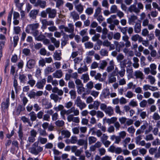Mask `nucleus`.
I'll list each match as a JSON object with an SVG mask.
<instances>
[{
    "label": "nucleus",
    "mask_w": 160,
    "mask_h": 160,
    "mask_svg": "<svg viewBox=\"0 0 160 160\" xmlns=\"http://www.w3.org/2000/svg\"><path fill=\"white\" fill-rule=\"evenodd\" d=\"M61 134L62 135H64L65 137L69 138L70 135V132L67 130H64L61 131Z\"/></svg>",
    "instance_id": "nucleus-45"
},
{
    "label": "nucleus",
    "mask_w": 160,
    "mask_h": 160,
    "mask_svg": "<svg viewBox=\"0 0 160 160\" xmlns=\"http://www.w3.org/2000/svg\"><path fill=\"white\" fill-rule=\"evenodd\" d=\"M64 124V122L62 120H58L56 122L55 124L58 127H62Z\"/></svg>",
    "instance_id": "nucleus-58"
},
{
    "label": "nucleus",
    "mask_w": 160,
    "mask_h": 160,
    "mask_svg": "<svg viewBox=\"0 0 160 160\" xmlns=\"http://www.w3.org/2000/svg\"><path fill=\"white\" fill-rule=\"evenodd\" d=\"M29 115L30 117V119L32 121H34L36 120L37 118L36 114L34 112H31Z\"/></svg>",
    "instance_id": "nucleus-51"
},
{
    "label": "nucleus",
    "mask_w": 160,
    "mask_h": 160,
    "mask_svg": "<svg viewBox=\"0 0 160 160\" xmlns=\"http://www.w3.org/2000/svg\"><path fill=\"white\" fill-rule=\"evenodd\" d=\"M147 78L149 82L152 85L154 84L155 82L156 79L155 77L151 75H148Z\"/></svg>",
    "instance_id": "nucleus-33"
},
{
    "label": "nucleus",
    "mask_w": 160,
    "mask_h": 160,
    "mask_svg": "<svg viewBox=\"0 0 160 160\" xmlns=\"http://www.w3.org/2000/svg\"><path fill=\"white\" fill-rule=\"evenodd\" d=\"M131 139L129 137H127L122 141V143L124 148H126L127 145L130 142Z\"/></svg>",
    "instance_id": "nucleus-34"
},
{
    "label": "nucleus",
    "mask_w": 160,
    "mask_h": 160,
    "mask_svg": "<svg viewBox=\"0 0 160 160\" xmlns=\"http://www.w3.org/2000/svg\"><path fill=\"white\" fill-rule=\"evenodd\" d=\"M67 119L69 122H72L76 123H78L80 122V119L78 117H74L73 115L71 114L68 116Z\"/></svg>",
    "instance_id": "nucleus-3"
},
{
    "label": "nucleus",
    "mask_w": 160,
    "mask_h": 160,
    "mask_svg": "<svg viewBox=\"0 0 160 160\" xmlns=\"http://www.w3.org/2000/svg\"><path fill=\"white\" fill-rule=\"evenodd\" d=\"M77 144L79 146H84V148L85 150L87 148L88 142L87 140L80 139L78 141Z\"/></svg>",
    "instance_id": "nucleus-9"
},
{
    "label": "nucleus",
    "mask_w": 160,
    "mask_h": 160,
    "mask_svg": "<svg viewBox=\"0 0 160 160\" xmlns=\"http://www.w3.org/2000/svg\"><path fill=\"white\" fill-rule=\"evenodd\" d=\"M97 139L96 137L94 136H90L88 138L89 144L90 145L95 143Z\"/></svg>",
    "instance_id": "nucleus-24"
},
{
    "label": "nucleus",
    "mask_w": 160,
    "mask_h": 160,
    "mask_svg": "<svg viewBox=\"0 0 160 160\" xmlns=\"http://www.w3.org/2000/svg\"><path fill=\"white\" fill-rule=\"evenodd\" d=\"M35 63L36 62L34 60L30 59L27 62V65L29 68L31 69L34 67Z\"/></svg>",
    "instance_id": "nucleus-19"
},
{
    "label": "nucleus",
    "mask_w": 160,
    "mask_h": 160,
    "mask_svg": "<svg viewBox=\"0 0 160 160\" xmlns=\"http://www.w3.org/2000/svg\"><path fill=\"white\" fill-rule=\"evenodd\" d=\"M70 15L74 20H77L79 18L78 14L75 11L71 12Z\"/></svg>",
    "instance_id": "nucleus-26"
},
{
    "label": "nucleus",
    "mask_w": 160,
    "mask_h": 160,
    "mask_svg": "<svg viewBox=\"0 0 160 160\" xmlns=\"http://www.w3.org/2000/svg\"><path fill=\"white\" fill-rule=\"evenodd\" d=\"M86 87L87 89L91 90L94 87L93 82L92 81L89 82L87 83Z\"/></svg>",
    "instance_id": "nucleus-47"
},
{
    "label": "nucleus",
    "mask_w": 160,
    "mask_h": 160,
    "mask_svg": "<svg viewBox=\"0 0 160 160\" xmlns=\"http://www.w3.org/2000/svg\"><path fill=\"white\" fill-rule=\"evenodd\" d=\"M39 10H33L31 11L29 14L30 16L33 18H35Z\"/></svg>",
    "instance_id": "nucleus-37"
},
{
    "label": "nucleus",
    "mask_w": 160,
    "mask_h": 160,
    "mask_svg": "<svg viewBox=\"0 0 160 160\" xmlns=\"http://www.w3.org/2000/svg\"><path fill=\"white\" fill-rule=\"evenodd\" d=\"M117 120V118L116 117H113L110 118H108L107 119L106 118H104L103 121V122L104 121H106V122L108 124H110L112 123H113L116 121Z\"/></svg>",
    "instance_id": "nucleus-14"
},
{
    "label": "nucleus",
    "mask_w": 160,
    "mask_h": 160,
    "mask_svg": "<svg viewBox=\"0 0 160 160\" xmlns=\"http://www.w3.org/2000/svg\"><path fill=\"white\" fill-rule=\"evenodd\" d=\"M46 1L42 0H37L34 6L37 7L39 6L42 8H43L46 6Z\"/></svg>",
    "instance_id": "nucleus-10"
},
{
    "label": "nucleus",
    "mask_w": 160,
    "mask_h": 160,
    "mask_svg": "<svg viewBox=\"0 0 160 160\" xmlns=\"http://www.w3.org/2000/svg\"><path fill=\"white\" fill-rule=\"evenodd\" d=\"M73 105V102L71 101H69L65 103V107L67 109H69L72 107Z\"/></svg>",
    "instance_id": "nucleus-56"
},
{
    "label": "nucleus",
    "mask_w": 160,
    "mask_h": 160,
    "mask_svg": "<svg viewBox=\"0 0 160 160\" xmlns=\"http://www.w3.org/2000/svg\"><path fill=\"white\" fill-rule=\"evenodd\" d=\"M138 17L135 15H132L130 16L128 19V22L130 23L135 22L137 20Z\"/></svg>",
    "instance_id": "nucleus-41"
},
{
    "label": "nucleus",
    "mask_w": 160,
    "mask_h": 160,
    "mask_svg": "<svg viewBox=\"0 0 160 160\" xmlns=\"http://www.w3.org/2000/svg\"><path fill=\"white\" fill-rule=\"evenodd\" d=\"M53 76L56 78H60L63 75L62 72L61 70H57L53 74Z\"/></svg>",
    "instance_id": "nucleus-18"
},
{
    "label": "nucleus",
    "mask_w": 160,
    "mask_h": 160,
    "mask_svg": "<svg viewBox=\"0 0 160 160\" xmlns=\"http://www.w3.org/2000/svg\"><path fill=\"white\" fill-rule=\"evenodd\" d=\"M115 110L116 113L119 115L122 114V111L120 110V107L118 105L116 106L115 107Z\"/></svg>",
    "instance_id": "nucleus-61"
},
{
    "label": "nucleus",
    "mask_w": 160,
    "mask_h": 160,
    "mask_svg": "<svg viewBox=\"0 0 160 160\" xmlns=\"http://www.w3.org/2000/svg\"><path fill=\"white\" fill-rule=\"evenodd\" d=\"M134 94L131 91H128L125 94L126 97L129 98H131L134 96Z\"/></svg>",
    "instance_id": "nucleus-55"
},
{
    "label": "nucleus",
    "mask_w": 160,
    "mask_h": 160,
    "mask_svg": "<svg viewBox=\"0 0 160 160\" xmlns=\"http://www.w3.org/2000/svg\"><path fill=\"white\" fill-rule=\"evenodd\" d=\"M99 93V92L93 90L90 92V94L94 98H96L98 97Z\"/></svg>",
    "instance_id": "nucleus-53"
},
{
    "label": "nucleus",
    "mask_w": 160,
    "mask_h": 160,
    "mask_svg": "<svg viewBox=\"0 0 160 160\" xmlns=\"http://www.w3.org/2000/svg\"><path fill=\"white\" fill-rule=\"evenodd\" d=\"M131 40L134 42L138 41L139 42H141L142 41V37L138 34H136L132 35L131 38Z\"/></svg>",
    "instance_id": "nucleus-12"
},
{
    "label": "nucleus",
    "mask_w": 160,
    "mask_h": 160,
    "mask_svg": "<svg viewBox=\"0 0 160 160\" xmlns=\"http://www.w3.org/2000/svg\"><path fill=\"white\" fill-rule=\"evenodd\" d=\"M68 27H67L66 32L69 33H73L74 31L73 25L72 23H69Z\"/></svg>",
    "instance_id": "nucleus-32"
},
{
    "label": "nucleus",
    "mask_w": 160,
    "mask_h": 160,
    "mask_svg": "<svg viewBox=\"0 0 160 160\" xmlns=\"http://www.w3.org/2000/svg\"><path fill=\"white\" fill-rule=\"evenodd\" d=\"M109 64L110 66L108 67L107 68V71L108 72H111L114 69V62L113 60L110 62Z\"/></svg>",
    "instance_id": "nucleus-29"
},
{
    "label": "nucleus",
    "mask_w": 160,
    "mask_h": 160,
    "mask_svg": "<svg viewBox=\"0 0 160 160\" xmlns=\"http://www.w3.org/2000/svg\"><path fill=\"white\" fill-rule=\"evenodd\" d=\"M125 73V70L124 68L121 67V70L117 71V75H118L121 78L124 76Z\"/></svg>",
    "instance_id": "nucleus-36"
},
{
    "label": "nucleus",
    "mask_w": 160,
    "mask_h": 160,
    "mask_svg": "<svg viewBox=\"0 0 160 160\" xmlns=\"http://www.w3.org/2000/svg\"><path fill=\"white\" fill-rule=\"evenodd\" d=\"M100 53L101 55L102 56H107L108 52L105 49H102L100 51Z\"/></svg>",
    "instance_id": "nucleus-54"
},
{
    "label": "nucleus",
    "mask_w": 160,
    "mask_h": 160,
    "mask_svg": "<svg viewBox=\"0 0 160 160\" xmlns=\"http://www.w3.org/2000/svg\"><path fill=\"white\" fill-rule=\"evenodd\" d=\"M129 105L132 107H136L138 106V103L137 102L132 99L130 101L129 103Z\"/></svg>",
    "instance_id": "nucleus-60"
},
{
    "label": "nucleus",
    "mask_w": 160,
    "mask_h": 160,
    "mask_svg": "<svg viewBox=\"0 0 160 160\" xmlns=\"http://www.w3.org/2000/svg\"><path fill=\"white\" fill-rule=\"evenodd\" d=\"M69 94L70 95L71 99H74L76 98V93L75 90H71L70 91Z\"/></svg>",
    "instance_id": "nucleus-49"
},
{
    "label": "nucleus",
    "mask_w": 160,
    "mask_h": 160,
    "mask_svg": "<svg viewBox=\"0 0 160 160\" xmlns=\"http://www.w3.org/2000/svg\"><path fill=\"white\" fill-rule=\"evenodd\" d=\"M75 8L77 11L80 13H82L83 10V6L79 4L75 6Z\"/></svg>",
    "instance_id": "nucleus-28"
},
{
    "label": "nucleus",
    "mask_w": 160,
    "mask_h": 160,
    "mask_svg": "<svg viewBox=\"0 0 160 160\" xmlns=\"http://www.w3.org/2000/svg\"><path fill=\"white\" fill-rule=\"evenodd\" d=\"M102 94L104 98H109L110 94L109 89L108 88L104 89L102 91Z\"/></svg>",
    "instance_id": "nucleus-22"
},
{
    "label": "nucleus",
    "mask_w": 160,
    "mask_h": 160,
    "mask_svg": "<svg viewBox=\"0 0 160 160\" xmlns=\"http://www.w3.org/2000/svg\"><path fill=\"white\" fill-rule=\"evenodd\" d=\"M141 111V110L138 109V112L140 114V116L141 118L142 119H144L146 118L147 116L146 112L144 111L141 112H140V111Z\"/></svg>",
    "instance_id": "nucleus-48"
},
{
    "label": "nucleus",
    "mask_w": 160,
    "mask_h": 160,
    "mask_svg": "<svg viewBox=\"0 0 160 160\" xmlns=\"http://www.w3.org/2000/svg\"><path fill=\"white\" fill-rule=\"evenodd\" d=\"M103 46L104 47H109L110 50H114L115 49L114 45L111 44V42L107 40H106L103 42Z\"/></svg>",
    "instance_id": "nucleus-6"
},
{
    "label": "nucleus",
    "mask_w": 160,
    "mask_h": 160,
    "mask_svg": "<svg viewBox=\"0 0 160 160\" xmlns=\"http://www.w3.org/2000/svg\"><path fill=\"white\" fill-rule=\"evenodd\" d=\"M61 52H58L57 51H56L54 53V59L57 60H60L61 59Z\"/></svg>",
    "instance_id": "nucleus-43"
},
{
    "label": "nucleus",
    "mask_w": 160,
    "mask_h": 160,
    "mask_svg": "<svg viewBox=\"0 0 160 160\" xmlns=\"http://www.w3.org/2000/svg\"><path fill=\"white\" fill-rule=\"evenodd\" d=\"M81 60L82 59L79 58H76L74 60V67L76 69H77V66H79V65H78V64H80L81 65Z\"/></svg>",
    "instance_id": "nucleus-35"
},
{
    "label": "nucleus",
    "mask_w": 160,
    "mask_h": 160,
    "mask_svg": "<svg viewBox=\"0 0 160 160\" xmlns=\"http://www.w3.org/2000/svg\"><path fill=\"white\" fill-rule=\"evenodd\" d=\"M141 31V25L139 23H137L134 27V31L136 33H138Z\"/></svg>",
    "instance_id": "nucleus-39"
},
{
    "label": "nucleus",
    "mask_w": 160,
    "mask_h": 160,
    "mask_svg": "<svg viewBox=\"0 0 160 160\" xmlns=\"http://www.w3.org/2000/svg\"><path fill=\"white\" fill-rule=\"evenodd\" d=\"M127 131L129 133L133 134L135 132V129L133 126H131L128 128Z\"/></svg>",
    "instance_id": "nucleus-64"
},
{
    "label": "nucleus",
    "mask_w": 160,
    "mask_h": 160,
    "mask_svg": "<svg viewBox=\"0 0 160 160\" xmlns=\"http://www.w3.org/2000/svg\"><path fill=\"white\" fill-rule=\"evenodd\" d=\"M118 11L117 7L115 5L111 6L110 8V11L112 13H116Z\"/></svg>",
    "instance_id": "nucleus-44"
},
{
    "label": "nucleus",
    "mask_w": 160,
    "mask_h": 160,
    "mask_svg": "<svg viewBox=\"0 0 160 160\" xmlns=\"http://www.w3.org/2000/svg\"><path fill=\"white\" fill-rule=\"evenodd\" d=\"M84 45L85 48H91L93 46V43L90 42L85 43Z\"/></svg>",
    "instance_id": "nucleus-57"
},
{
    "label": "nucleus",
    "mask_w": 160,
    "mask_h": 160,
    "mask_svg": "<svg viewBox=\"0 0 160 160\" xmlns=\"http://www.w3.org/2000/svg\"><path fill=\"white\" fill-rule=\"evenodd\" d=\"M152 118L155 120H158L160 119V116L157 112H155L152 116Z\"/></svg>",
    "instance_id": "nucleus-62"
},
{
    "label": "nucleus",
    "mask_w": 160,
    "mask_h": 160,
    "mask_svg": "<svg viewBox=\"0 0 160 160\" xmlns=\"http://www.w3.org/2000/svg\"><path fill=\"white\" fill-rule=\"evenodd\" d=\"M93 12V9L91 7L87 8L85 11V13L88 15L92 14Z\"/></svg>",
    "instance_id": "nucleus-52"
},
{
    "label": "nucleus",
    "mask_w": 160,
    "mask_h": 160,
    "mask_svg": "<svg viewBox=\"0 0 160 160\" xmlns=\"http://www.w3.org/2000/svg\"><path fill=\"white\" fill-rule=\"evenodd\" d=\"M104 112L109 116H111L114 114L113 109L111 106L108 107Z\"/></svg>",
    "instance_id": "nucleus-17"
},
{
    "label": "nucleus",
    "mask_w": 160,
    "mask_h": 160,
    "mask_svg": "<svg viewBox=\"0 0 160 160\" xmlns=\"http://www.w3.org/2000/svg\"><path fill=\"white\" fill-rule=\"evenodd\" d=\"M42 104L45 106L46 109H49L51 108L52 105L51 102H49L46 99H44L42 100Z\"/></svg>",
    "instance_id": "nucleus-20"
},
{
    "label": "nucleus",
    "mask_w": 160,
    "mask_h": 160,
    "mask_svg": "<svg viewBox=\"0 0 160 160\" xmlns=\"http://www.w3.org/2000/svg\"><path fill=\"white\" fill-rule=\"evenodd\" d=\"M134 75L136 79L139 78L142 80L144 78V75L143 73L139 70H137L134 72Z\"/></svg>",
    "instance_id": "nucleus-7"
},
{
    "label": "nucleus",
    "mask_w": 160,
    "mask_h": 160,
    "mask_svg": "<svg viewBox=\"0 0 160 160\" xmlns=\"http://www.w3.org/2000/svg\"><path fill=\"white\" fill-rule=\"evenodd\" d=\"M50 98L51 99L53 100L55 102H57L58 101L60 102L62 98H59L57 94L52 93L50 95Z\"/></svg>",
    "instance_id": "nucleus-16"
},
{
    "label": "nucleus",
    "mask_w": 160,
    "mask_h": 160,
    "mask_svg": "<svg viewBox=\"0 0 160 160\" xmlns=\"http://www.w3.org/2000/svg\"><path fill=\"white\" fill-rule=\"evenodd\" d=\"M69 115L72 113H73L74 116H78L79 115V112L77 108H76L74 107H72L70 109L68 110Z\"/></svg>",
    "instance_id": "nucleus-13"
},
{
    "label": "nucleus",
    "mask_w": 160,
    "mask_h": 160,
    "mask_svg": "<svg viewBox=\"0 0 160 160\" xmlns=\"http://www.w3.org/2000/svg\"><path fill=\"white\" fill-rule=\"evenodd\" d=\"M46 82V80L45 79H42L37 82L36 86L39 89H42L45 84Z\"/></svg>",
    "instance_id": "nucleus-15"
},
{
    "label": "nucleus",
    "mask_w": 160,
    "mask_h": 160,
    "mask_svg": "<svg viewBox=\"0 0 160 160\" xmlns=\"http://www.w3.org/2000/svg\"><path fill=\"white\" fill-rule=\"evenodd\" d=\"M9 99L8 98H7L6 101L3 102L2 104V108L5 109L8 108L9 103Z\"/></svg>",
    "instance_id": "nucleus-27"
},
{
    "label": "nucleus",
    "mask_w": 160,
    "mask_h": 160,
    "mask_svg": "<svg viewBox=\"0 0 160 160\" xmlns=\"http://www.w3.org/2000/svg\"><path fill=\"white\" fill-rule=\"evenodd\" d=\"M46 12L48 14V17L49 18H53L56 16V11L55 9H52L50 8H48L46 9Z\"/></svg>",
    "instance_id": "nucleus-5"
},
{
    "label": "nucleus",
    "mask_w": 160,
    "mask_h": 160,
    "mask_svg": "<svg viewBox=\"0 0 160 160\" xmlns=\"http://www.w3.org/2000/svg\"><path fill=\"white\" fill-rule=\"evenodd\" d=\"M38 145V142H34L32 145V147L29 149L30 152L35 155H38L43 150V148Z\"/></svg>",
    "instance_id": "nucleus-1"
},
{
    "label": "nucleus",
    "mask_w": 160,
    "mask_h": 160,
    "mask_svg": "<svg viewBox=\"0 0 160 160\" xmlns=\"http://www.w3.org/2000/svg\"><path fill=\"white\" fill-rule=\"evenodd\" d=\"M128 11L130 12H134L138 13L140 12V11L139 10V9H138L135 4H132L128 8Z\"/></svg>",
    "instance_id": "nucleus-8"
},
{
    "label": "nucleus",
    "mask_w": 160,
    "mask_h": 160,
    "mask_svg": "<svg viewBox=\"0 0 160 160\" xmlns=\"http://www.w3.org/2000/svg\"><path fill=\"white\" fill-rule=\"evenodd\" d=\"M88 70V68L86 65L84 64L83 67L80 68L78 69V72L79 73L81 74L83 72L87 71Z\"/></svg>",
    "instance_id": "nucleus-31"
},
{
    "label": "nucleus",
    "mask_w": 160,
    "mask_h": 160,
    "mask_svg": "<svg viewBox=\"0 0 160 160\" xmlns=\"http://www.w3.org/2000/svg\"><path fill=\"white\" fill-rule=\"evenodd\" d=\"M47 142V139L46 138H42L40 136H39L38 138V143L40 142L41 144H45Z\"/></svg>",
    "instance_id": "nucleus-42"
},
{
    "label": "nucleus",
    "mask_w": 160,
    "mask_h": 160,
    "mask_svg": "<svg viewBox=\"0 0 160 160\" xmlns=\"http://www.w3.org/2000/svg\"><path fill=\"white\" fill-rule=\"evenodd\" d=\"M157 66L155 63H152L150 65V69L151 70V74L153 75H155L157 73L156 70Z\"/></svg>",
    "instance_id": "nucleus-11"
},
{
    "label": "nucleus",
    "mask_w": 160,
    "mask_h": 160,
    "mask_svg": "<svg viewBox=\"0 0 160 160\" xmlns=\"http://www.w3.org/2000/svg\"><path fill=\"white\" fill-rule=\"evenodd\" d=\"M42 25L45 26L54 25V22L52 21H48L46 19L42 20Z\"/></svg>",
    "instance_id": "nucleus-21"
},
{
    "label": "nucleus",
    "mask_w": 160,
    "mask_h": 160,
    "mask_svg": "<svg viewBox=\"0 0 160 160\" xmlns=\"http://www.w3.org/2000/svg\"><path fill=\"white\" fill-rule=\"evenodd\" d=\"M102 8L101 7H98L95 10V12L94 14V17L96 18L101 12Z\"/></svg>",
    "instance_id": "nucleus-40"
},
{
    "label": "nucleus",
    "mask_w": 160,
    "mask_h": 160,
    "mask_svg": "<svg viewBox=\"0 0 160 160\" xmlns=\"http://www.w3.org/2000/svg\"><path fill=\"white\" fill-rule=\"evenodd\" d=\"M39 26V24L38 23L29 24L27 26L26 31V32L29 33L30 32V30L32 31L35 30L38 28Z\"/></svg>",
    "instance_id": "nucleus-4"
},
{
    "label": "nucleus",
    "mask_w": 160,
    "mask_h": 160,
    "mask_svg": "<svg viewBox=\"0 0 160 160\" xmlns=\"http://www.w3.org/2000/svg\"><path fill=\"white\" fill-rule=\"evenodd\" d=\"M133 60L134 62L132 64L133 67L135 68H138L139 67L138 59L137 57H134L133 58Z\"/></svg>",
    "instance_id": "nucleus-25"
},
{
    "label": "nucleus",
    "mask_w": 160,
    "mask_h": 160,
    "mask_svg": "<svg viewBox=\"0 0 160 160\" xmlns=\"http://www.w3.org/2000/svg\"><path fill=\"white\" fill-rule=\"evenodd\" d=\"M69 115L68 110H67L65 109H63L60 112V115L62 119H65V115Z\"/></svg>",
    "instance_id": "nucleus-38"
},
{
    "label": "nucleus",
    "mask_w": 160,
    "mask_h": 160,
    "mask_svg": "<svg viewBox=\"0 0 160 160\" xmlns=\"http://www.w3.org/2000/svg\"><path fill=\"white\" fill-rule=\"evenodd\" d=\"M101 74L100 73H98L95 76V79L96 80H98L100 82H102L105 81V79L101 78Z\"/></svg>",
    "instance_id": "nucleus-46"
},
{
    "label": "nucleus",
    "mask_w": 160,
    "mask_h": 160,
    "mask_svg": "<svg viewBox=\"0 0 160 160\" xmlns=\"http://www.w3.org/2000/svg\"><path fill=\"white\" fill-rule=\"evenodd\" d=\"M52 43L54 44L55 47L57 48H58L60 45V42L59 41L57 40L54 38L52 37L50 38Z\"/></svg>",
    "instance_id": "nucleus-23"
},
{
    "label": "nucleus",
    "mask_w": 160,
    "mask_h": 160,
    "mask_svg": "<svg viewBox=\"0 0 160 160\" xmlns=\"http://www.w3.org/2000/svg\"><path fill=\"white\" fill-rule=\"evenodd\" d=\"M98 151L99 152V154L100 156L104 155L106 152V150L104 148H99L98 149Z\"/></svg>",
    "instance_id": "nucleus-63"
},
{
    "label": "nucleus",
    "mask_w": 160,
    "mask_h": 160,
    "mask_svg": "<svg viewBox=\"0 0 160 160\" xmlns=\"http://www.w3.org/2000/svg\"><path fill=\"white\" fill-rule=\"evenodd\" d=\"M119 137L121 138H124L126 136L127 133L125 131H121L118 133Z\"/></svg>",
    "instance_id": "nucleus-59"
},
{
    "label": "nucleus",
    "mask_w": 160,
    "mask_h": 160,
    "mask_svg": "<svg viewBox=\"0 0 160 160\" xmlns=\"http://www.w3.org/2000/svg\"><path fill=\"white\" fill-rule=\"evenodd\" d=\"M75 103L80 110H82L86 107V103L83 102L81 100L80 98L78 97L75 102Z\"/></svg>",
    "instance_id": "nucleus-2"
},
{
    "label": "nucleus",
    "mask_w": 160,
    "mask_h": 160,
    "mask_svg": "<svg viewBox=\"0 0 160 160\" xmlns=\"http://www.w3.org/2000/svg\"><path fill=\"white\" fill-rule=\"evenodd\" d=\"M81 78L83 80L84 83H86L89 80V77L88 73H85L82 74Z\"/></svg>",
    "instance_id": "nucleus-30"
},
{
    "label": "nucleus",
    "mask_w": 160,
    "mask_h": 160,
    "mask_svg": "<svg viewBox=\"0 0 160 160\" xmlns=\"http://www.w3.org/2000/svg\"><path fill=\"white\" fill-rule=\"evenodd\" d=\"M19 79L21 82L25 83L26 81V76L23 74H20L19 75Z\"/></svg>",
    "instance_id": "nucleus-50"
}]
</instances>
